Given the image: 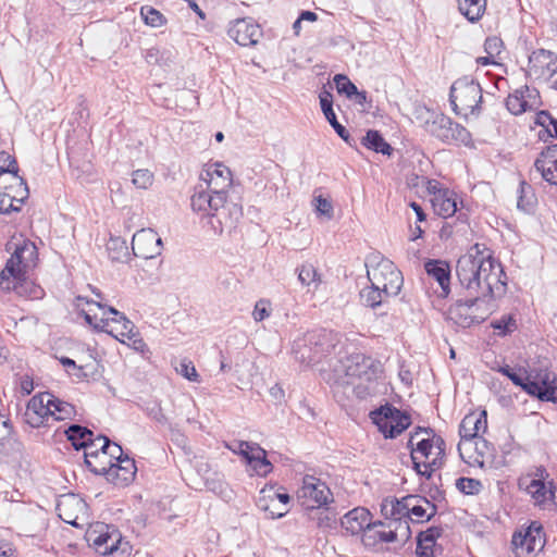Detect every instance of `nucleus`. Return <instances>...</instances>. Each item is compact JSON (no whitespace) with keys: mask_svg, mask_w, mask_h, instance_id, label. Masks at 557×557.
Returning <instances> with one entry per match:
<instances>
[{"mask_svg":"<svg viewBox=\"0 0 557 557\" xmlns=\"http://www.w3.org/2000/svg\"><path fill=\"white\" fill-rule=\"evenodd\" d=\"M28 198V188L23 181L16 183L15 194L0 193V213L10 214L21 211L22 205Z\"/></svg>","mask_w":557,"mask_h":557,"instance_id":"a878e982","label":"nucleus"},{"mask_svg":"<svg viewBox=\"0 0 557 557\" xmlns=\"http://www.w3.org/2000/svg\"><path fill=\"white\" fill-rule=\"evenodd\" d=\"M424 113L426 117L423 121V127L432 136L446 144L468 145L471 141V134L468 129L450 117L428 109H424Z\"/></svg>","mask_w":557,"mask_h":557,"instance_id":"0eeeda50","label":"nucleus"},{"mask_svg":"<svg viewBox=\"0 0 557 557\" xmlns=\"http://www.w3.org/2000/svg\"><path fill=\"white\" fill-rule=\"evenodd\" d=\"M499 372H502L504 375H506L510 381L517 385L520 386L523 391L527 392V384H528V371H524L523 374L516 372L511 368L503 367L499 369Z\"/></svg>","mask_w":557,"mask_h":557,"instance_id":"bf43d9fd","label":"nucleus"},{"mask_svg":"<svg viewBox=\"0 0 557 557\" xmlns=\"http://www.w3.org/2000/svg\"><path fill=\"white\" fill-rule=\"evenodd\" d=\"M297 498L307 511L323 507L332 500V492L330 487L313 475H305L302 484L297 491Z\"/></svg>","mask_w":557,"mask_h":557,"instance_id":"9b49d317","label":"nucleus"},{"mask_svg":"<svg viewBox=\"0 0 557 557\" xmlns=\"http://www.w3.org/2000/svg\"><path fill=\"white\" fill-rule=\"evenodd\" d=\"M53 405H51V420L61 421L71 419L75 414V408L70 403L60 400L59 398L53 396V400H51Z\"/></svg>","mask_w":557,"mask_h":557,"instance_id":"c03bdc74","label":"nucleus"},{"mask_svg":"<svg viewBox=\"0 0 557 557\" xmlns=\"http://www.w3.org/2000/svg\"><path fill=\"white\" fill-rule=\"evenodd\" d=\"M85 463L87 468L95 474L106 475L107 480H110V472L112 469V462L109 458V454L103 449H89L85 451Z\"/></svg>","mask_w":557,"mask_h":557,"instance_id":"c756f323","label":"nucleus"},{"mask_svg":"<svg viewBox=\"0 0 557 557\" xmlns=\"http://www.w3.org/2000/svg\"><path fill=\"white\" fill-rule=\"evenodd\" d=\"M536 97V89H531L528 86H524L507 97L506 107L510 113L519 115L532 109L533 103H530L529 100L535 99Z\"/></svg>","mask_w":557,"mask_h":557,"instance_id":"cd10ccee","label":"nucleus"},{"mask_svg":"<svg viewBox=\"0 0 557 557\" xmlns=\"http://www.w3.org/2000/svg\"><path fill=\"white\" fill-rule=\"evenodd\" d=\"M408 446L411 448V459H422L424 461H431L435 457V450L430 441V432L428 429L418 428V430L411 434Z\"/></svg>","mask_w":557,"mask_h":557,"instance_id":"aec40b11","label":"nucleus"},{"mask_svg":"<svg viewBox=\"0 0 557 557\" xmlns=\"http://www.w3.org/2000/svg\"><path fill=\"white\" fill-rule=\"evenodd\" d=\"M527 393L542 401H557V376L546 367H532L528 371Z\"/></svg>","mask_w":557,"mask_h":557,"instance_id":"1a4fd4ad","label":"nucleus"},{"mask_svg":"<svg viewBox=\"0 0 557 557\" xmlns=\"http://www.w3.org/2000/svg\"><path fill=\"white\" fill-rule=\"evenodd\" d=\"M176 372L190 382H199V374L189 360L183 359L176 367Z\"/></svg>","mask_w":557,"mask_h":557,"instance_id":"052dcab7","label":"nucleus"},{"mask_svg":"<svg viewBox=\"0 0 557 557\" xmlns=\"http://www.w3.org/2000/svg\"><path fill=\"white\" fill-rule=\"evenodd\" d=\"M519 193L518 208L525 212L532 211L536 202L532 187L525 182H521Z\"/></svg>","mask_w":557,"mask_h":557,"instance_id":"de8ad7c7","label":"nucleus"},{"mask_svg":"<svg viewBox=\"0 0 557 557\" xmlns=\"http://www.w3.org/2000/svg\"><path fill=\"white\" fill-rule=\"evenodd\" d=\"M361 144L375 152H381L386 156H391L393 148L391 145L383 138L379 131L369 129L367 134L362 137Z\"/></svg>","mask_w":557,"mask_h":557,"instance_id":"f704fd0d","label":"nucleus"},{"mask_svg":"<svg viewBox=\"0 0 557 557\" xmlns=\"http://www.w3.org/2000/svg\"><path fill=\"white\" fill-rule=\"evenodd\" d=\"M298 281L304 286H308L309 290L315 292L321 284V274L311 263L301 264L298 269Z\"/></svg>","mask_w":557,"mask_h":557,"instance_id":"c9c22d12","label":"nucleus"},{"mask_svg":"<svg viewBox=\"0 0 557 557\" xmlns=\"http://www.w3.org/2000/svg\"><path fill=\"white\" fill-rule=\"evenodd\" d=\"M449 101L456 114L463 117L478 116L481 112L482 88L473 78L463 76L453 83Z\"/></svg>","mask_w":557,"mask_h":557,"instance_id":"423d86ee","label":"nucleus"},{"mask_svg":"<svg viewBox=\"0 0 557 557\" xmlns=\"http://www.w3.org/2000/svg\"><path fill=\"white\" fill-rule=\"evenodd\" d=\"M205 485L210 492L219 495L223 499H230L232 497V490L228 484L218 475L206 479Z\"/></svg>","mask_w":557,"mask_h":557,"instance_id":"09e8293b","label":"nucleus"},{"mask_svg":"<svg viewBox=\"0 0 557 557\" xmlns=\"http://www.w3.org/2000/svg\"><path fill=\"white\" fill-rule=\"evenodd\" d=\"M133 184L138 187L146 189L153 182V174L149 170H137L133 173Z\"/></svg>","mask_w":557,"mask_h":557,"instance_id":"e2e57ef3","label":"nucleus"},{"mask_svg":"<svg viewBox=\"0 0 557 557\" xmlns=\"http://www.w3.org/2000/svg\"><path fill=\"white\" fill-rule=\"evenodd\" d=\"M227 35L231 39L240 46L247 47L256 45L261 36L258 24L251 18H237L231 23Z\"/></svg>","mask_w":557,"mask_h":557,"instance_id":"f3484780","label":"nucleus"},{"mask_svg":"<svg viewBox=\"0 0 557 557\" xmlns=\"http://www.w3.org/2000/svg\"><path fill=\"white\" fill-rule=\"evenodd\" d=\"M311 520L317 522V527L321 529H332L336 523L335 516L327 508H317L314 511H308Z\"/></svg>","mask_w":557,"mask_h":557,"instance_id":"a18cd8bd","label":"nucleus"},{"mask_svg":"<svg viewBox=\"0 0 557 557\" xmlns=\"http://www.w3.org/2000/svg\"><path fill=\"white\" fill-rule=\"evenodd\" d=\"M382 372L381 363L363 354H352L338 360L325 377L335 387L350 389L359 399L372 397L379 393L377 379Z\"/></svg>","mask_w":557,"mask_h":557,"instance_id":"f03ea898","label":"nucleus"},{"mask_svg":"<svg viewBox=\"0 0 557 557\" xmlns=\"http://www.w3.org/2000/svg\"><path fill=\"white\" fill-rule=\"evenodd\" d=\"M309 348V344H305V338L296 341L293 345V354L296 360L305 364L317 362L319 358L313 351H310Z\"/></svg>","mask_w":557,"mask_h":557,"instance_id":"49530a36","label":"nucleus"},{"mask_svg":"<svg viewBox=\"0 0 557 557\" xmlns=\"http://www.w3.org/2000/svg\"><path fill=\"white\" fill-rule=\"evenodd\" d=\"M37 256V248L33 243L24 242L22 245H16L0 272V289L14 290L21 296L38 298L41 289L27 280L28 271L36 267Z\"/></svg>","mask_w":557,"mask_h":557,"instance_id":"7ed1b4c3","label":"nucleus"},{"mask_svg":"<svg viewBox=\"0 0 557 557\" xmlns=\"http://www.w3.org/2000/svg\"><path fill=\"white\" fill-rule=\"evenodd\" d=\"M389 297H385L383 289L374 287L372 284L363 287L360 292L361 304L366 307L376 309L387 301Z\"/></svg>","mask_w":557,"mask_h":557,"instance_id":"4c0bfd02","label":"nucleus"},{"mask_svg":"<svg viewBox=\"0 0 557 557\" xmlns=\"http://www.w3.org/2000/svg\"><path fill=\"white\" fill-rule=\"evenodd\" d=\"M428 430L430 432V441L432 442V446L435 450V457H433L431 459V461H425L423 463V466L425 469L431 468V470H436L443 463L446 444H445V441L441 436L434 434L433 430H431V429H428Z\"/></svg>","mask_w":557,"mask_h":557,"instance_id":"a19ab883","label":"nucleus"},{"mask_svg":"<svg viewBox=\"0 0 557 557\" xmlns=\"http://www.w3.org/2000/svg\"><path fill=\"white\" fill-rule=\"evenodd\" d=\"M24 419L25 422L29 424L32 428L49 425V420H47V418H44V416H39L38 413H36V411L30 409L28 405L26 406V410L24 412Z\"/></svg>","mask_w":557,"mask_h":557,"instance_id":"0e129e2a","label":"nucleus"},{"mask_svg":"<svg viewBox=\"0 0 557 557\" xmlns=\"http://www.w3.org/2000/svg\"><path fill=\"white\" fill-rule=\"evenodd\" d=\"M320 104L325 119L334 128L336 134L349 146H352L349 132L336 119L335 112L333 110L332 95L329 92L321 95Z\"/></svg>","mask_w":557,"mask_h":557,"instance_id":"473e14b6","label":"nucleus"},{"mask_svg":"<svg viewBox=\"0 0 557 557\" xmlns=\"http://www.w3.org/2000/svg\"><path fill=\"white\" fill-rule=\"evenodd\" d=\"M431 202L434 212L444 219L453 216L458 211V196L450 189L434 191Z\"/></svg>","mask_w":557,"mask_h":557,"instance_id":"b1692460","label":"nucleus"},{"mask_svg":"<svg viewBox=\"0 0 557 557\" xmlns=\"http://www.w3.org/2000/svg\"><path fill=\"white\" fill-rule=\"evenodd\" d=\"M414 502H410L408 510L409 521L422 522L429 521L436 513V507L425 497L419 495H409Z\"/></svg>","mask_w":557,"mask_h":557,"instance_id":"7c9ffc66","label":"nucleus"},{"mask_svg":"<svg viewBox=\"0 0 557 557\" xmlns=\"http://www.w3.org/2000/svg\"><path fill=\"white\" fill-rule=\"evenodd\" d=\"M136 471L135 460L125 455L119 461L112 462L109 481L115 485H127L134 480Z\"/></svg>","mask_w":557,"mask_h":557,"instance_id":"c85d7f7f","label":"nucleus"},{"mask_svg":"<svg viewBox=\"0 0 557 557\" xmlns=\"http://www.w3.org/2000/svg\"><path fill=\"white\" fill-rule=\"evenodd\" d=\"M468 224V216L463 212H459L455 223L448 221L444 222L440 230V238L442 240H448L456 233H462L466 231Z\"/></svg>","mask_w":557,"mask_h":557,"instance_id":"79ce46f5","label":"nucleus"},{"mask_svg":"<svg viewBox=\"0 0 557 557\" xmlns=\"http://www.w3.org/2000/svg\"><path fill=\"white\" fill-rule=\"evenodd\" d=\"M492 327L498 332V335H506L513 332L517 324L511 315H503L500 319L492 322Z\"/></svg>","mask_w":557,"mask_h":557,"instance_id":"13d9d810","label":"nucleus"},{"mask_svg":"<svg viewBox=\"0 0 557 557\" xmlns=\"http://www.w3.org/2000/svg\"><path fill=\"white\" fill-rule=\"evenodd\" d=\"M107 249L113 261L128 260L129 251L125 239L121 237H111L108 242Z\"/></svg>","mask_w":557,"mask_h":557,"instance_id":"37998d69","label":"nucleus"},{"mask_svg":"<svg viewBox=\"0 0 557 557\" xmlns=\"http://www.w3.org/2000/svg\"><path fill=\"white\" fill-rule=\"evenodd\" d=\"M53 400V395L50 393H40L38 395L33 396L29 401L28 406L30 409L35 410L36 413L39 416H44V418H47V420H51V403Z\"/></svg>","mask_w":557,"mask_h":557,"instance_id":"58836bf2","label":"nucleus"},{"mask_svg":"<svg viewBox=\"0 0 557 557\" xmlns=\"http://www.w3.org/2000/svg\"><path fill=\"white\" fill-rule=\"evenodd\" d=\"M247 463L252 468V470L260 476H265L272 470L271 462L267 459V453L259 445L255 447L250 458H248Z\"/></svg>","mask_w":557,"mask_h":557,"instance_id":"e433bc0d","label":"nucleus"},{"mask_svg":"<svg viewBox=\"0 0 557 557\" xmlns=\"http://www.w3.org/2000/svg\"><path fill=\"white\" fill-rule=\"evenodd\" d=\"M65 434L76 450L84 448L85 451H88L96 446V441H92L94 433L86 426L72 424L66 429Z\"/></svg>","mask_w":557,"mask_h":557,"instance_id":"2f4dec72","label":"nucleus"},{"mask_svg":"<svg viewBox=\"0 0 557 557\" xmlns=\"http://www.w3.org/2000/svg\"><path fill=\"white\" fill-rule=\"evenodd\" d=\"M366 268L369 282L383 289L385 297H395L400 293L404 277L394 262L380 253H371L366 259Z\"/></svg>","mask_w":557,"mask_h":557,"instance_id":"39448f33","label":"nucleus"},{"mask_svg":"<svg viewBox=\"0 0 557 557\" xmlns=\"http://www.w3.org/2000/svg\"><path fill=\"white\" fill-rule=\"evenodd\" d=\"M132 250L135 257L152 259L162 251V239L152 228H143L132 238Z\"/></svg>","mask_w":557,"mask_h":557,"instance_id":"2eb2a0df","label":"nucleus"},{"mask_svg":"<svg viewBox=\"0 0 557 557\" xmlns=\"http://www.w3.org/2000/svg\"><path fill=\"white\" fill-rule=\"evenodd\" d=\"M129 549L128 543L122 540L120 532L116 529H112V535L109 541H106L103 549L100 548L101 555H113L120 554L124 557Z\"/></svg>","mask_w":557,"mask_h":557,"instance_id":"ea45409f","label":"nucleus"},{"mask_svg":"<svg viewBox=\"0 0 557 557\" xmlns=\"http://www.w3.org/2000/svg\"><path fill=\"white\" fill-rule=\"evenodd\" d=\"M460 13L470 22L479 21L486 9V0H457Z\"/></svg>","mask_w":557,"mask_h":557,"instance_id":"72a5a7b5","label":"nucleus"},{"mask_svg":"<svg viewBox=\"0 0 557 557\" xmlns=\"http://www.w3.org/2000/svg\"><path fill=\"white\" fill-rule=\"evenodd\" d=\"M535 173L557 186V144L547 146L534 161Z\"/></svg>","mask_w":557,"mask_h":557,"instance_id":"6ab92c4d","label":"nucleus"},{"mask_svg":"<svg viewBox=\"0 0 557 557\" xmlns=\"http://www.w3.org/2000/svg\"><path fill=\"white\" fill-rule=\"evenodd\" d=\"M425 272L437 282L441 290L438 296L446 298L450 293V268L442 260H429L424 264Z\"/></svg>","mask_w":557,"mask_h":557,"instance_id":"5701e85b","label":"nucleus"},{"mask_svg":"<svg viewBox=\"0 0 557 557\" xmlns=\"http://www.w3.org/2000/svg\"><path fill=\"white\" fill-rule=\"evenodd\" d=\"M334 83L339 94H345L348 98H352L354 94H357V87L350 79L344 74H336L334 76Z\"/></svg>","mask_w":557,"mask_h":557,"instance_id":"4d7b16f0","label":"nucleus"},{"mask_svg":"<svg viewBox=\"0 0 557 557\" xmlns=\"http://www.w3.org/2000/svg\"><path fill=\"white\" fill-rule=\"evenodd\" d=\"M456 275L467 297L493 302L506 294L507 275L484 244H474L458 259Z\"/></svg>","mask_w":557,"mask_h":557,"instance_id":"f257e3e1","label":"nucleus"},{"mask_svg":"<svg viewBox=\"0 0 557 557\" xmlns=\"http://www.w3.org/2000/svg\"><path fill=\"white\" fill-rule=\"evenodd\" d=\"M487 429L486 413L483 411L480 414L470 413L467 414L459 425V435L461 437L458 444V451L460 457L463 459L462 447L474 442V445L482 443L486 446V441L479 436L481 432H485Z\"/></svg>","mask_w":557,"mask_h":557,"instance_id":"4468645a","label":"nucleus"},{"mask_svg":"<svg viewBox=\"0 0 557 557\" xmlns=\"http://www.w3.org/2000/svg\"><path fill=\"white\" fill-rule=\"evenodd\" d=\"M17 165L15 159L5 151L0 152V174H11L13 180L17 183L23 181L17 176Z\"/></svg>","mask_w":557,"mask_h":557,"instance_id":"5fc2aeb1","label":"nucleus"},{"mask_svg":"<svg viewBox=\"0 0 557 557\" xmlns=\"http://www.w3.org/2000/svg\"><path fill=\"white\" fill-rule=\"evenodd\" d=\"M411 535L410 525L406 521L385 523L377 521L371 524L363 534L366 545H372L376 540L384 543L406 542Z\"/></svg>","mask_w":557,"mask_h":557,"instance_id":"f8f14e48","label":"nucleus"},{"mask_svg":"<svg viewBox=\"0 0 557 557\" xmlns=\"http://www.w3.org/2000/svg\"><path fill=\"white\" fill-rule=\"evenodd\" d=\"M268 498L271 499L272 503H280L283 506H286L290 497L286 493H277L273 487H264L260 491V496L257 500V506L262 511H265L269 513V517L274 518H282L287 513V509L284 510H272L270 508V505L268 504Z\"/></svg>","mask_w":557,"mask_h":557,"instance_id":"bb28decb","label":"nucleus"},{"mask_svg":"<svg viewBox=\"0 0 557 557\" xmlns=\"http://www.w3.org/2000/svg\"><path fill=\"white\" fill-rule=\"evenodd\" d=\"M535 124L542 126L547 134L557 139V119L549 111L542 110L536 113Z\"/></svg>","mask_w":557,"mask_h":557,"instance_id":"8fccbe9b","label":"nucleus"},{"mask_svg":"<svg viewBox=\"0 0 557 557\" xmlns=\"http://www.w3.org/2000/svg\"><path fill=\"white\" fill-rule=\"evenodd\" d=\"M434 542L428 539L417 537V549L418 557H434Z\"/></svg>","mask_w":557,"mask_h":557,"instance_id":"69168bd1","label":"nucleus"},{"mask_svg":"<svg viewBox=\"0 0 557 557\" xmlns=\"http://www.w3.org/2000/svg\"><path fill=\"white\" fill-rule=\"evenodd\" d=\"M530 72L535 75L557 72V54L550 50L537 49L529 55Z\"/></svg>","mask_w":557,"mask_h":557,"instance_id":"412c9836","label":"nucleus"},{"mask_svg":"<svg viewBox=\"0 0 557 557\" xmlns=\"http://www.w3.org/2000/svg\"><path fill=\"white\" fill-rule=\"evenodd\" d=\"M200 178L207 184V188L212 189V193L224 195L227 194L233 184L231 170L222 163L208 165L201 172Z\"/></svg>","mask_w":557,"mask_h":557,"instance_id":"dca6fc26","label":"nucleus"},{"mask_svg":"<svg viewBox=\"0 0 557 557\" xmlns=\"http://www.w3.org/2000/svg\"><path fill=\"white\" fill-rule=\"evenodd\" d=\"M389 504L393 506V510L395 511L396 521L395 522H404L406 521L409 524V515L407 508L410 506V502H414L413 498H410L409 495L403 497L401 499L397 498H388Z\"/></svg>","mask_w":557,"mask_h":557,"instance_id":"3c124183","label":"nucleus"},{"mask_svg":"<svg viewBox=\"0 0 557 557\" xmlns=\"http://www.w3.org/2000/svg\"><path fill=\"white\" fill-rule=\"evenodd\" d=\"M270 302L265 299H260L256 302L252 312L253 319L257 322L263 321L270 317Z\"/></svg>","mask_w":557,"mask_h":557,"instance_id":"338daca9","label":"nucleus"},{"mask_svg":"<svg viewBox=\"0 0 557 557\" xmlns=\"http://www.w3.org/2000/svg\"><path fill=\"white\" fill-rule=\"evenodd\" d=\"M503 40L496 36L487 37L484 42V50L490 57H496L502 52Z\"/></svg>","mask_w":557,"mask_h":557,"instance_id":"774afa93","label":"nucleus"},{"mask_svg":"<svg viewBox=\"0 0 557 557\" xmlns=\"http://www.w3.org/2000/svg\"><path fill=\"white\" fill-rule=\"evenodd\" d=\"M194 211L210 216V224L215 234L221 235L224 231L236 227L243 218V207L227 200V195L212 193V189L196 187L190 199Z\"/></svg>","mask_w":557,"mask_h":557,"instance_id":"20e7f679","label":"nucleus"},{"mask_svg":"<svg viewBox=\"0 0 557 557\" xmlns=\"http://www.w3.org/2000/svg\"><path fill=\"white\" fill-rule=\"evenodd\" d=\"M255 447H258L257 443H250L246 441H236L228 446V448L233 450L235 454H238L242 457H244L246 462L248 461V458H250L252 451L255 450Z\"/></svg>","mask_w":557,"mask_h":557,"instance_id":"680f3d73","label":"nucleus"},{"mask_svg":"<svg viewBox=\"0 0 557 557\" xmlns=\"http://www.w3.org/2000/svg\"><path fill=\"white\" fill-rule=\"evenodd\" d=\"M341 524L351 535L359 534L361 531L366 533L372 524L370 511L363 507L354 508L344 515Z\"/></svg>","mask_w":557,"mask_h":557,"instance_id":"4be33fe9","label":"nucleus"},{"mask_svg":"<svg viewBox=\"0 0 557 557\" xmlns=\"http://www.w3.org/2000/svg\"><path fill=\"white\" fill-rule=\"evenodd\" d=\"M494 310V304L488 300L468 297L458 300L447 310V320L459 327H470L484 322Z\"/></svg>","mask_w":557,"mask_h":557,"instance_id":"6e6552de","label":"nucleus"},{"mask_svg":"<svg viewBox=\"0 0 557 557\" xmlns=\"http://www.w3.org/2000/svg\"><path fill=\"white\" fill-rule=\"evenodd\" d=\"M373 423L385 437L395 438L411 424L410 417L394 406L386 404L371 412Z\"/></svg>","mask_w":557,"mask_h":557,"instance_id":"9d476101","label":"nucleus"},{"mask_svg":"<svg viewBox=\"0 0 557 557\" xmlns=\"http://www.w3.org/2000/svg\"><path fill=\"white\" fill-rule=\"evenodd\" d=\"M305 344H309L310 351H313L320 359L335 347L333 333L327 330L311 331L305 335Z\"/></svg>","mask_w":557,"mask_h":557,"instance_id":"393cba45","label":"nucleus"},{"mask_svg":"<svg viewBox=\"0 0 557 557\" xmlns=\"http://www.w3.org/2000/svg\"><path fill=\"white\" fill-rule=\"evenodd\" d=\"M57 511L59 517L66 523L79 527V518L84 516L87 510V504L83 498L75 494L62 495L57 504Z\"/></svg>","mask_w":557,"mask_h":557,"instance_id":"a211bd4d","label":"nucleus"},{"mask_svg":"<svg viewBox=\"0 0 557 557\" xmlns=\"http://www.w3.org/2000/svg\"><path fill=\"white\" fill-rule=\"evenodd\" d=\"M140 15L145 23L151 27H161L166 22V18L161 12L148 5L141 8Z\"/></svg>","mask_w":557,"mask_h":557,"instance_id":"603ef678","label":"nucleus"},{"mask_svg":"<svg viewBox=\"0 0 557 557\" xmlns=\"http://www.w3.org/2000/svg\"><path fill=\"white\" fill-rule=\"evenodd\" d=\"M455 485L465 495H476L483 487L481 481L472 478H459Z\"/></svg>","mask_w":557,"mask_h":557,"instance_id":"864d4df0","label":"nucleus"},{"mask_svg":"<svg viewBox=\"0 0 557 557\" xmlns=\"http://www.w3.org/2000/svg\"><path fill=\"white\" fill-rule=\"evenodd\" d=\"M511 544L517 557H528L542 550L545 545L542 527L532 522L525 530L512 535Z\"/></svg>","mask_w":557,"mask_h":557,"instance_id":"ddd939ff","label":"nucleus"},{"mask_svg":"<svg viewBox=\"0 0 557 557\" xmlns=\"http://www.w3.org/2000/svg\"><path fill=\"white\" fill-rule=\"evenodd\" d=\"M97 441L102 442L101 449L109 454L111 461L116 462L124 458L122 447L116 443H112L107 436L99 435Z\"/></svg>","mask_w":557,"mask_h":557,"instance_id":"6e6d98bb","label":"nucleus"}]
</instances>
